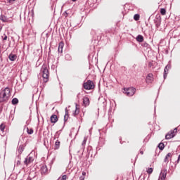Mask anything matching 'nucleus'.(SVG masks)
Here are the masks:
<instances>
[{
  "label": "nucleus",
  "mask_w": 180,
  "mask_h": 180,
  "mask_svg": "<svg viewBox=\"0 0 180 180\" xmlns=\"http://www.w3.org/2000/svg\"><path fill=\"white\" fill-rule=\"evenodd\" d=\"M11 96V90L6 87L0 92V102H6Z\"/></svg>",
  "instance_id": "1"
},
{
  "label": "nucleus",
  "mask_w": 180,
  "mask_h": 180,
  "mask_svg": "<svg viewBox=\"0 0 180 180\" xmlns=\"http://www.w3.org/2000/svg\"><path fill=\"white\" fill-rule=\"evenodd\" d=\"M41 72L42 74V77L44 78V82H49V69L47 68V65L44 64L41 68Z\"/></svg>",
  "instance_id": "2"
},
{
  "label": "nucleus",
  "mask_w": 180,
  "mask_h": 180,
  "mask_svg": "<svg viewBox=\"0 0 180 180\" xmlns=\"http://www.w3.org/2000/svg\"><path fill=\"white\" fill-rule=\"evenodd\" d=\"M123 94L127 95V96H133L136 94V88L129 87L128 89H124Z\"/></svg>",
  "instance_id": "3"
},
{
  "label": "nucleus",
  "mask_w": 180,
  "mask_h": 180,
  "mask_svg": "<svg viewBox=\"0 0 180 180\" xmlns=\"http://www.w3.org/2000/svg\"><path fill=\"white\" fill-rule=\"evenodd\" d=\"M83 86L84 89L89 91L91 89H94L95 88V85L94 84V82L89 80L84 83Z\"/></svg>",
  "instance_id": "4"
},
{
  "label": "nucleus",
  "mask_w": 180,
  "mask_h": 180,
  "mask_svg": "<svg viewBox=\"0 0 180 180\" xmlns=\"http://www.w3.org/2000/svg\"><path fill=\"white\" fill-rule=\"evenodd\" d=\"M178 129L175 128L174 131H169L166 136L165 139L166 140H169L170 139H174L175 137V131H177Z\"/></svg>",
  "instance_id": "5"
},
{
  "label": "nucleus",
  "mask_w": 180,
  "mask_h": 180,
  "mask_svg": "<svg viewBox=\"0 0 180 180\" xmlns=\"http://www.w3.org/2000/svg\"><path fill=\"white\" fill-rule=\"evenodd\" d=\"M167 178V169H164L160 172L158 180H165Z\"/></svg>",
  "instance_id": "6"
},
{
  "label": "nucleus",
  "mask_w": 180,
  "mask_h": 180,
  "mask_svg": "<svg viewBox=\"0 0 180 180\" xmlns=\"http://www.w3.org/2000/svg\"><path fill=\"white\" fill-rule=\"evenodd\" d=\"M33 157H32V156H30V155H28L26 158H25V161H24V164L25 165H29V164H31V162H33Z\"/></svg>",
  "instance_id": "7"
},
{
  "label": "nucleus",
  "mask_w": 180,
  "mask_h": 180,
  "mask_svg": "<svg viewBox=\"0 0 180 180\" xmlns=\"http://www.w3.org/2000/svg\"><path fill=\"white\" fill-rule=\"evenodd\" d=\"M171 68V65H166V67L165 68V75H164V79H165L167 78V75H168V71H169Z\"/></svg>",
  "instance_id": "8"
},
{
  "label": "nucleus",
  "mask_w": 180,
  "mask_h": 180,
  "mask_svg": "<svg viewBox=\"0 0 180 180\" xmlns=\"http://www.w3.org/2000/svg\"><path fill=\"white\" fill-rule=\"evenodd\" d=\"M153 74L150 73L148 75V76L146 77V82L148 84H151V82H153Z\"/></svg>",
  "instance_id": "9"
},
{
  "label": "nucleus",
  "mask_w": 180,
  "mask_h": 180,
  "mask_svg": "<svg viewBox=\"0 0 180 180\" xmlns=\"http://www.w3.org/2000/svg\"><path fill=\"white\" fill-rule=\"evenodd\" d=\"M47 171H48V169H47V166L46 165H43L41 167V174L43 175H45V174H47Z\"/></svg>",
  "instance_id": "10"
},
{
  "label": "nucleus",
  "mask_w": 180,
  "mask_h": 180,
  "mask_svg": "<svg viewBox=\"0 0 180 180\" xmlns=\"http://www.w3.org/2000/svg\"><path fill=\"white\" fill-rule=\"evenodd\" d=\"M83 105L84 106H89V98L84 97L83 98Z\"/></svg>",
  "instance_id": "11"
},
{
  "label": "nucleus",
  "mask_w": 180,
  "mask_h": 180,
  "mask_svg": "<svg viewBox=\"0 0 180 180\" xmlns=\"http://www.w3.org/2000/svg\"><path fill=\"white\" fill-rule=\"evenodd\" d=\"M58 121V118L57 117V115H53L52 116H51V123H57Z\"/></svg>",
  "instance_id": "12"
},
{
  "label": "nucleus",
  "mask_w": 180,
  "mask_h": 180,
  "mask_svg": "<svg viewBox=\"0 0 180 180\" xmlns=\"http://www.w3.org/2000/svg\"><path fill=\"white\" fill-rule=\"evenodd\" d=\"M8 58H9L10 61H15L18 58V56L13 53H11L8 56Z\"/></svg>",
  "instance_id": "13"
},
{
  "label": "nucleus",
  "mask_w": 180,
  "mask_h": 180,
  "mask_svg": "<svg viewBox=\"0 0 180 180\" xmlns=\"http://www.w3.org/2000/svg\"><path fill=\"white\" fill-rule=\"evenodd\" d=\"M63 49H64V42H60L58 48V53H63Z\"/></svg>",
  "instance_id": "14"
},
{
  "label": "nucleus",
  "mask_w": 180,
  "mask_h": 180,
  "mask_svg": "<svg viewBox=\"0 0 180 180\" xmlns=\"http://www.w3.org/2000/svg\"><path fill=\"white\" fill-rule=\"evenodd\" d=\"M136 40L139 42V43H143V40H144V37L142 35H138L136 37Z\"/></svg>",
  "instance_id": "15"
},
{
  "label": "nucleus",
  "mask_w": 180,
  "mask_h": 180,
  "mask_svg": "<svg viewBox=\"0 0 180 180\" xmlns=\"http://www.w3.org/2000/svg\"><path fill=\"white\" fill-rule=\"evenodd\" d=\"M171 157H172V154H171V153H167V155H166L165 158V162H168L169 160V158H171Z\"/></svg>",
  "instance_id": "16"
},
{
  "label": "nucleus",
  "mask_w": 180,
  "mask_h": 180,
  "mask_svg": "<svg viewBox=\"0 0 180 180\" xmlns=\"http://www.w3.org/2000/svg\"><path fill=\"white\" fill-rule=\"evenodd\" d=\"M24 150H25V146H23V145H20L18 147V153H19V154H22V153H23Z\"/></svg>",
  "instance_id": "17"
},
{
  "label": "nucleus",
  "mask_w": 180,
  "mask_h": 180,
  "mask_svg": "<svg viewBox=\"0 0 180 180\" xmlns=\"http://www.w3.org/2000/svg\"><path fill=\"white\" fill-rule=\"evenodd\" d=\"M60 141L57 140L56 142H55V148L56 150H58V148H60Z\"/></svg>",
  "instance_id": "18"
},
{
  "label": "nucleus",
  "mask_w": 180,
  "mask_h": 180,
  "mask_svg": "<svg viewBox=\"0 0 180 180\" xmlns=\"http://www.w3.org/2000/svg\"><path fill=\"white\" fill-rule=\"evenodd\" d=\"M12 104L13 105H16L19 103V100H18V98H15L12 100Z\"/></svg>",
  "instance_id": "19"
},
{
  "label": "nucleus",
  "mask_w": 180,
  "mask_h": 180,
  "mask_svg": "<svg viewBox=\"0 0 180 180\" xmlns=\"http://www.w3.org/2000/svg\"><path fill=\"white\" fill-rule=\"evenodd\" d=\"M160 13L162 15H165V13H167V10H165V8H161L160 9Z\"/></svg>",
  "instance_id": "20"
},
{
  "label": "nucleus",
  "mask_w": 180,
  "mask_h": 180,
  "mask_svg": "<svg viewBox=\"0 0 180 180\" xmlns=\"http://www.w3.org/2000/svg\"><path fill=\"white\" fill-rule=\"evenodd\" d=\"M134 20H139L140 19V15L139 14H135L134 16Z\"/></svg>",
  "instance_id": "21"
},
{
  "label": "nucleus",
  "mask_w": 180,
  "mask_h": 180,
  "mask_svg": "<svg viewBox=\"0 0 180 180\" xmlns=\"http://www.w3.org/2000/svg\"><path fill=\"white\" fill-rule=\"evenodd\" d=\"M27 133L28 134H33V129H29V128H27Z\"/></svg>",
  "instance_id": "22"
},
{
  "label": "nucleus",
  "mask_w": 180,
  "mask_h": 180,
  "mask_svg": "<svg viewBox=\"0 0 180 180\" xmlns=\"http://www.w3.org/2000/svg\"><path fill=\"white\" fill-rule=\"evenodd\" d=\"M146 172L149 174V175L153 174V168H148Z\"/></svg>",
  "instance_id": "23"
},
{
  "label": "nucleus",
  "mask_w": 180,
  "mask_h": 180,
  "mask_svg": "<svg viewBox=\"0 0 180 180\" xmlns=\"http://www.w3.org/2000/svg\"><path fill=\"white\" fill-rule=\"evenodd\" d=\"M0 130L1 131H4V130H5V125L4 124H1V125H0Z\"/></svg>",
  "instance_id": "24"
},
{
  "label": "nucleus",
  "mask_w": 180,
  "mask_h": 180,
  "mask_svg": "<svg viewBox=\"0 0 180 180\" xmlns=\"http://www.w3.org/2000/svg\"><path fill=\"white\" fill-rule=\"evenodd\" d=\"M158 148H160V150H162L164 148V143H159Z\"/></svg>",
  "instance_id": "25"
},
{
  "label": "nucleus",
  "mask_w": 180,
  "mask_h": 180,
  "mask_svg": "<svg viewBox=\"0 0 180 180\" xmlns=\"http://www.w3.org/2000/svg\"><path fill=\"white\" fill-rule=\"evenodd\" d=\"M86 140H88L87 139H86V137H84V141H83V142H82V146H85V144H86Z\"/></svg>",
  "instance_id": "26"
},
{
  "label": "nucleus",
  "mask_w": 180,
  "mask_h": 180,
  "mask_svg": "<svg viewBox=\"0 0 180 180\" xmlns=\"http://www.w3.org/2000/svg\"><path fill=\"white\" fill-rule=\"evenodd\" d=\"M66 60H71V56L69 54L65 55Z\"/></svg>",
  "instance_id": "27"
},
{
  "label": "nucleus",
  "mask_w": 180,
  "mask_h": 180,
  "mask_svg": "<svg viewBox=\"0 0 180 180\" xmlns=\"http://www.w3.org/2000/svg\"><path fill=\"white\" fill-rule=\"evenodd\" d=\"M67 116H68V110L67 108H65V117H67Z\"/></svg>",
  "instance_id": "28"
},
{
  "label": "nucleus",
  "mask_w": 180,
  "mask_h": 180,
  "mask_svg": "<svg viewBox=\"0 0 180 180\" xmlns=\"http://www.w3.org/2000/svg\"><path fill=\"white\" fill-rule=\"evenodd\" d=\"M15 1H16V0H8V4H13V2H15Z\"/></svg>",
  "instance_id": "29"
},
{
  "label": "nucleus",
  "mask_w": 180,
  "mask_h": 180,
  "mask_svg": "<svg viewBox=\"0 0 180 180\" xmlns=\"http://www.w3.org/2000/svg\"><path fill=\"white\" fill-rule=\"evenodd\" d=\"M61 180H67V175H63Z\"/></svg>",
  "instance_id": "30"
},
{
  "label": "nucleus",
  "mask_w": 180,
  "mask_h": 180,
  "mask_svg": "<svg viewBox=\"0 0 180 180\" xmlns=\"http://www.w3.org/2000/svg\"><path fill=\"white\" fill-rule=\"evenodd\" d=\"M79 179L80 180H84L85 179V176H80Z\"/></svg>",
  "instance_id": "31"
},
{
  "label": "nucleus",
  "mask_w": 180,
  "mask_h": 180,
  "mask_svg": "<svg viewBox=\"0 0 180 180\" xmlns=\"http://www.w3.org/2000/svg\"><path fill=\"white\" fill-rule=\"evenodd\" d=\"M8 39V37L6 35H4V37L3 38V40H7Z\"/></svg>",
  "instance_id": "32"
},
{
  "label": "nucleus",
  "mask_w": 180,
  "mask_h": 180,
  "mask_svg": "<svg viewBox=\"0 0 180 180\" xmlns=\"http://www.w3.org/2000/svg\"><path fill=\"white\" fill-rule=\"evenodd\" d=\"M82 175H83V176H85V175H86V172H82Z\"/></svg>",
  "instance_id": "33"
},
{
  "label": "nucleus",
  "mask_w": 180,
  "mask_h": 180,
  "mask_svg": "<svg viewBox=\"0 0 180 180\" xmlns=\"http://www.w3.org/2000/svg\"><path fill=\"white\" fill-rule=\"evenodd\" d=\"M17 165H20V160L17 161Z\"/></svg>",
  "instance_id": "34"
},
{
  "label": "nucleus",
  "mask_w": 180,
  "mask_h": 180,
  "mask_svg": "<svg viewBox=\"0 0 180 180\" xmlns=\"http://www.w3.org/2000/svg\"><path fill=\"white\" fill-rule=\"evenodd\" d=\"M140 153H141V154H142V155L143 154V151H141Z\"/></svg>",
  "instance_id": "35"
},
{
  "label": "nucleus",
  "mask_w": 180,
  "mask_h": 180,
  "mask_svg": "<svg viewBox=\"0 0 180 180\" xmlns=\"http://www.w3.org/2000/svg\"><path fill=\"white\" fill-rule=\"evenodd\" d=\"M72 2H75V1H77V0H72Z\"/></svg>",
  "instance_id": "36"
},
{
  "label": "nucleus",
  "mask_w": 180,
  "mask_h": 180,
  "mask_svg": "<svg viewBox=\"0 0 180 180\" xmlns=\"http://www.w3.org/2000/svg\"><path fill=\"white\" fill-rule=\"evenodd\" d=\"M77 105H76V112H77Z\"/></svg>",
  "instance_id": "37"
}]
</instances>
